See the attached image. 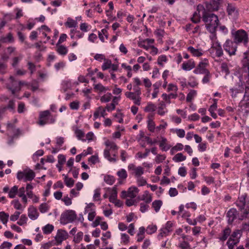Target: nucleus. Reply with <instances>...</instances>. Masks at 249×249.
<instances>
[{
    "mask_svg": "<svg viewBox=\"0 0 249 249\" xmlns=\"http://www.w3.org/2000/svg\"><path fill=\"white\" fill-rule=\"evenodd\" d=\"M202 18L205 23L207 31L211 33H213L216 31L219 22L218 18L216 15L204 11Z\"/></svg>",
    "mask_w": 249,
    "mask_h": 249,
    "instance_id": "nucleus-1",
    "label": "nucleus"
},
{
    "mask_svg": "<svg viewBox=\"0 0 249 249\" xmlns=\"http://www.w3.org/2000/svg\"><path fill=\"white\" fill-rule=\"evenodd\" d=\"M162 205V202L160 200H156L153 202L152 206V208L154 209L155 211L157 213L158 212L161 206Z\"/></svg>",
    "mask_w": 249,
    "mask_h": 249,
    "instance_id": "nucleus-32",
    "label": "nucleus"
},
{
    "mask_svg": "<svg viewBox=\"0 0 249 249\" xmlns=\"http://www.w3.org/2000/svg\"><path fill=\"white\" fill-rule=\"evenodd\" d=\"M242 63L244 71H246V69H248V68L249 67V51L244 53Z\"/></svg>",
    "mask_w": 249,
    "mask_h": 249,
    "instance_id": "nucleus-25",
    "label": "nucleus"
},
{
    "mask_svg": "<svg viewBox=\"0 0 249 249\" xmlns=\"http://www.w3.org/2000/svg\"><path fill=\"white\" fill-rule=\"evenodd\" d=\"M122 243L124 245H127L129 242V237L126 233L121 234Z\"/></svg>",
    "mask_w": 249,
    "mask_h": 249,
    "instance_id": "nucleus-57",
    "label": "nucleus"
},
{
    "mask_svg": "<svg viewBox=\"0 0 249 249\" xmlns=\"http://www.w3.org/2000/svg\"><path fill=\"white\" fill-rule=\"evenodd\" d=\"M187 50L195 56L199 57L203 54L201 49H196L192 46L189 47Z\"/></svg>",
    "mask_w": 249,
    "mask_h": 249,
    "instance_id": "nucleus-27",
    "label": "nucleus"
},
{
    "mask_svg": "<svg viewBox=\"0 0 249 249\" xmlns=\"http://www.w3.org/2000/svg\"><path fill=\"white\" fill-rule=\"evenodd\" d=\"M10 83L7 86V88L10 90L13 94H15L17 91L20 90V87L19 86L18 82L15 78L11 76L9 78Z\"/></svg>",
    "mask_w": 249,
    "mask_h": 249,
    "instance_id": "nucleus-9",
    "label": "nucleus"
},
{
    "mask_svg": "<svg viewBox=\"0 0 249 249\" xmlns=\"http://www.w3.org/2000/svg\"><path fill=\"white\" fill-rule=\"evenodd\" d=\"M246 195L238 197L236 205L239 209L238 220H243L249 218V208L246 206Z\"/></svg>",
    "mask_w": 249,
    "mask_h": 249,
    "instance_id": "nucleus-2",
    "label": "nucleus"
},
{
    "mask_svg": "<svg viewBox=\"0 0 249 249\" xmlns=\"http://www.w3.org/2000/svg\"><path fill=\"white\" fill-rule=\"evenodd\" d=\"M6 69L7 65L0 60V73L4 74L6 73Z\"/></svg>",
    "mask_w": 249,
    "mask_h": 249,
    "instance_id": "nucleus-64",
    "label": "nucleus"
},
{
    "mask_svg": "<svg viewBox=\"0 0 249 249\" xmlns=\"http://www.w3.org/2000/svg\"><path fill=\"white\" fill-rule=\"evenodd\" d=\"M100 114H101V115L103 117H105L107 115L106 113V109L103 108L102 107H99L97 108L96 110L93 114V117L95 119H97Z\"/></svg>",
    "mask_w": 249,
    "mask_h": 249,
    "instance_id": "nucleus-26",
    "label": "nucleus"
},
{
    "mask_svg": "<svg viewBox=\"0 0 249 249\" xmlns=\"http://www.w3.org/2000/svg\"><path fill=\"white\" fill-rule=\"evenodd\" d=\"M107 192L109 194V200L111 202H115L117 199V191L116 188H107Z\"/></svg>",
    "mask_w": 249,
    "mask_h": 249,
    "instance_id": "nucleus-21",
    "label": "nucleus"
},
{
    "mask_svg": "<svg viewBox=\"0 0 249 249\" xmlns=\"http://www.w3.org/2000/svg\"><path fill=\"white\" fill-rule=\"evenodd\" d=\"M195 67V63L192 60H189L182 64V69L184 71H190Z\"/></svg>",
    "mask_w": 249,
    "mask_h": 249,
    "instance_id": "nucleus-22",
    "label": "nucleus"
},
{
    "mask_svg": "<svg viewBox=\"0 0 249 249\" xmlns=\"http://www.w3.org/2000/svg\"><path fill=\"white\" fill-rule=\"evenodd\" d=\"M213 48L215 51L216 56L220 57L223 55V50L220 43L218 42H216L213 44Z\"/></svg>",
    "mask_w": 249,
    "mask_h": 249,
    "instance_id": "nucleus-24",
    "label": "nucleus"
},
{
    "mask_svg": "<svg viewBox=\"0 0 249 249\" xmlns=\"http://www.w3.org/2000/svg\"><path fill=\"white\" fill-rule=\"evenodd\" d=\"M137 199L138 201H143L144 203L149 204L152 201V198L148 192L145 191L142 195L139 196L137 197Z\"/></svg>",
    "mask_w": 249,
    "mask_h": 249,
    "instance_id": "nucleus-19",
    "label": "nucleus"
},
{
    "mask_svg": "<svg viewBox=\"0 0 249 249\" xmlns=\"http://www.w3.org/2000/svg\"><path fill=\"white\" fill-rule=\"evenodd\" d=\"M14 207L15 209L18 210L23 211V208L21 205V204L19 203L18 200H14L12 202Z\"/></svg>",
    "mask_w": 249,
    "mask_h": 249,
    "instance_id": "nucleus-59",
    "label": "nucleus"
},
{
    "mask_svg": "<svg viewBox=\"0 0 249 249\" xmlns=\"http://www.w3.org/2000/svg\"><path fill=\"white\" fill-rule=\"evenodd\" d=\"M76 217L77 215L74 211L71 210H66L61 215L60 223L63 225L71 223L76 219Z\"/></svg>",
    "mask_w": 249,
    "mask_h": 249,
    "instance_id": "nucleus-4",
    "label": "nucleus"
},
{
    "mask_svg": "<svg viewBox=\"0 0 249 249\" xmlns=\"http://www.w3.org/2000/svg\"><path fill=\"white\" fill-rule=\"evenodd\" d=\"M231 233V230L229 227H226L223 229L221 232L218 234V239L222 242L225 241Z\"/></svg>",
    "mask_w": 249,
    "mask_h": 249,
    "instance_id": "nucleus-17",
    "label": "nucleus"
},
{
    "mask_svg": "<svg viewBox=\"0 0 249 249\" xmlns=\"http://www.w3.org/2000/svg\"><path fill=\"white\" fill-rule=\"evenodd\" d=\"M54 229V226L50 224H48L42 228L43 233L45 234L51 233Z\"/></svg>",
    "mask_w": 249,
    "mask_h": 249,
    "instance_id": "nucleus-36",
    "label": "nucleus"
},
{
    "mask_svg": "<svg viewBox=\"0 0 249 249\" xmlns=\"http://www.w3.org/2000/svg\"><path fill=\"white\" fill-rule=\"evenodd\" d=\"M35 177V172L31 169H25L22 171L18 172L17 178L18 180H23L24 182L31 181Z\"/></svg>",
    "mask_w": 249,
    "mask_h": 249,
    "instance_id": "nucleus-5",
    "label": "nucleus"
},
{
    "mask_svg": "<svg viewBox=\"0 0 249 249\" xmlns=\"http://www.w3.org/2000/svg\"><path fill=\"white\" fill-rule=\"evenodd\" d=\"M186 159V157L184 156L182 153H179L177 154L173 158V160L175 162H181L185 160Z\"/></svg>",
    "mask_w": 249,
    "mask_h": 249,
    "instance_id": "nucleus-37",
    "label": "nucleus"
},
{
    "mask_svg": "<svg viewBox=\"0 0 249 249\" xmlns=\"http://www.w3.org/2000/svg\"><path fill=\"white\" fill-rule=\"evenodd\" d=\"M56 51L57 53L61 55H64L68 53V50L67 48L63 45L56 44Z\"/></svg>",
    "mask_w": 249,
    "mask_h": 249,
    "instance_id": "nucleus-35",
    "label": "nucleus"
},
{
    "mask_svg": "<svg viewBox=\"0 0 249 249\" xmlns=\"http://www.w3.org/2000/svg\"><path fill=\"white\" fill-rule=\"evenodd\" d=\"M65 24L69 28H72L75 27L77 25V22L72 18H69Z\"/></svg>",
    "mask_w": 249,
    "mask_h": 249,
    "instance_id": "nucleus-43",
    "label": "nucleus"
},
{
    "mask_svg": "<svg viewBox=\"0 0 249 249\" xmlns=\"http://www.w3.org/2000/svg\"><path fill=\"white\" fill-rule=\"evenodd\" d=\"M242 234V231L239 230H235L230 235V237L229 238H231V239L237 240L239 241L240 237Z\"/></svg>",
    "mask_w": 249,
    "mask_h": 249,
    "instance_id": "nucleus-30",
    "label": "nucleus"
},
{
    "mask_svg": "<svg viewBox=\"0 0 249 249\" xmlns=\"http://www.w3.org/2000/svg\"><path fill=\"white\" fill-rule=\"evenodd\" d=\"M3 107L5 108V111L7 109L9 110L10 111L13 112H15V101L13 100H11L9 101L8 104L7 106Z\"/></svg>",
    "mask_w": 249,
    "mask_h": 249,
    "instance_id": "nucleus-38",
    "label": "nucleus"
},
{
    "mask_svg": "<svg viewBox=\"0 0 249 249\" xmlns=\"http://www.w3.org/2000/svg\"><path fill=\"white\" fill-rule=\"evenodd\" d=\"M32 188H25L26 197L28 196L29 198L32 199L34 203H36L38 201L39 198L36 196L34 195L31 190Z\"/></svg>",
    "mask_w": 249,
    "mask_h": 249,
    "instance_id": "nucleus-23",
    "label": "nucleus"
},
{
    "mask_svg": "<svg viewBox=\"0 0 249 249\" xmlns=\"http://www.w3.org/2000/svg\"><path fill=\"white\" fill-rule=\"evenodd\" d=\"M68 237V233L66 231L62 229L58 230L55 236V239L57 243L56 245L61 244L62 241L66 240Z\"/></svg>",
    "mask_w": 249,
    "mask_h": 249,
    "instance_id": "nucleus-11",
    "label": "nucleus"
},
{
    "mask_svg": "<svg viewBox=\"0 0 249 249\" xmlns=\"http://www.w3.org/2000/svg\"><path fill=\"white\" fill-rule=\"evenodd\" d=\"M207 63L204 62H200L196 69L194 70V72L195 74H204L209 71L206 69Z\"/></svg>",
    "mask_w": 249,
    "mask_h": 249,
    "instance_id": "nucleus-18",
    "label": "nucleus"
},
{
    "mask_svg": "<svg viewBox=\"0 0 249 249\" xmlns=\"http://www.w3.org/2000/svg\"><path fill=\"white\" fill-rule=\"evenodd\" d=\"M8 195L10 198H14L16 195H18L22 198L23 202L26 203L27 202V199L25 195V188H19V189H18V188H11L9 191Z\"/></svg>",
    "mask_w": 249,
    "mask_h": 249,
    "instance_id": "nucleus-6",
    "label": "nucleus"
},
{
    "mask_svg": "<svg viewBox=\"0 0 249 249\" xmlns=\"http://www.w3.org/2000/svg\"><path fill=\"white\" fill-rule=\"evenodd\" d=\"M239 242V241L237 240L231 239V238H229L226 245H227L229 249H234V246H236Z\"/></svg>",
    "mask_w": 249,
    "mask_h": 249,
    "instance_id": "nucleus-31",
    "label": "nucleus"
},
{
    "mask_svg": "<svg viewBox=\"0 0 249 249\" xmlns=\"http://www.w3.org/2000/svg\"><path fill=\"white\" fill-rule=\"evenodd\" d=\"M224 50L227 52L230 55L235 54L236 51V47L233 46V43L230 40H227L223 45Z\"/></svg>",
    "mask_w": 249,
    "mask_h": 249,
    "instance_id": "nucleus-13",
    "label": "nucleus"
},
{
    "mask_svg": "<svg viewBox=\"0 0 249 249\" xmlns=\"http://www.w3.org/2000/svg\"><path fill=\"white\" fill-rule=\"evenodd\" d=\"M133 173L138 178L141 177V175L143 174V169L141 166L137 167L133 172Z\"/></svg>",
    "mask_w": 249,
    "mask_h": 249,
    "instance_id": "nucleus-54",
    "label": "nucleus"
},
{
    "mask_svg": "<svg viewBox=\"0 0 249 249\" xmlns=\"http://www.w3.org/2000/svg\"><path fill=\"white\" fill-rule=\"evenodd\" d=\"M50 116V112L49 110H45L40 113L38 124L43 126L48 123L49 118Z\"/></svg>",
    "mask_w": 249,
    "mask_h": 249,
    "instance_id": "nucleus-12",
    "label": "nucleus"
},
{
    "mask_svg": "<svg viewBox=\"0 0 249 249\" xmlns=\"http://www.w3.org/2000/svg\"><path fill=\"white\" fill-rule=\"evenodd\" d=\"M100 189H96L94 191V194L93 195V200L96 201H99L100 200Z\"/></svg>",
    "mask_w": 249,
    "mask_h": 249,
    "instance_id": "nucleus-58",
    "label": "nucleus"
},
{
    "mask_svg": "<svg viewBox=\"0 0 249 249\" xmlns=\"http://www.w3.org/2000/svg\"><path fill=\"white\" fill-rule=\"evenodd\" d=\"M20 213L21 212L19 211H16L13 214L11 215L10 217V220L12 221H15L17 220L18 219Z\"/></svg>",
    "mask_w": 249,
    "mask_h": 249,
    "instance_id": "nucleus-62",
    "label": "nucleus"
},
{
    "mask_svg": "<svg viewBox=\"0 0 249 249\" xmlns=\"http://www.w3.org/2000/svg\"><path fill=\"white\" fill-rule=\"evenodd\" d=\"M75 134L78 139L81 140L83 141H86V140L83 139L85 135L83 131L80 129H76L75 131Z\"/></svg>",
    "mask_w": 249,
    "mask_h": 249,
    "instance_id": "nucleus-50",
    "label": "nucleus"
},
{
    "mask_svg": "<svg viewBox=\"0 0 249 249\" xmlns=\"http://www.w3.org/2000/svg\"><path fill=\"white\" fill-rule=\"evenodd\" d=\"M147 124V127L148 130L152 132H154V130L155 129H156V127H155V125L154 121L151 120H148Z\"/></svg>",
    "mask_w": 249,
    "mask_h": 249,
    "instance_id": "nucleus-55",
    "label": "nucleus"
},
{
    "mask_svg": "<svg viewBox=\"0 0 249 249\" xmlns=\"http://www.w3.org/2000/svg\"><path fill=\"white\" fill-rule=\"evenodd\" d=\"M104 180L105 182L109 185H112L115 180L114 177L111 176H105Z\"/></svg>",
    "mask_w": 249,
    "mask_h": 249,
    "instance_id": "nucleus-56",
    "label": "nucleus"
},
{
    "mask_svg": "<svg viewBox=\"0 0 249 249\" xmlns=\"http://www.w3.org/2000/svg\"><path fill=\"white\" fill-rule=\"evenodd\" d=\"M14 40L12 34L10 33H8L6 36L1 37L0 38V42L2 43L13 42Z\"/></svg>",
    "mask_w": 249,
    "mask_h": 249,
    "instance_id": "nucleus-34",
    "label": "nucleus"
},
{
    "mask_svg": "<svg viewBox=\"0 0 249 249\" xmlns=\"http://www.w3.org/2000/svg\"><path fill=\"white\" fill-rule=\"evenodd\" d=\"M173 226V223L171 221H168L166 222L165 226L160 230V232L158 235V237L160 238V237L167 236L169 233L172 231Z\"/></svg>",
    "mask_w": 249,
    "mask_h": 249,
    "instance_id": "nucleus-8",
    "label": "nucleus"
},
{
    "mask_svg": "<svg viewBox=\"0 0 249 249\" xmlns=\"http://www.w3.org/2000/svg\"><path fill=\"white\" fill-rule=\"evenodd\" d=\"M167 140L165 138H162V140L160 142V147L161 148V150L164 151H166L170 147L169 146H167L166 144Z\"/></svg>",
    "mask_w": 249,
    "mask_h": 249,
    "instance_id": "nucleus-39",
    "label": "nucleus"
},
{
    "mask_svg": "<svg viewBox=\"0 0 249 249\" xmlns=\"http://www.w3.org/2000/svg\"><path fill=\"white\" fill-rule=\"evenodd\" d=\"M197 91L194 89H191L188 93L186 97V102L188 103L192 102L194 98L196 96Z\"/></svg>",
    "mask_w": 249,
    "mask_h": 249,
    "instance_id": "nucleus-29",
    "label": "nucleus"
},
{
    "mask_svg": "<svg viewBox=\"0 0 249 249\" xmlns=\"http://www.w3.org/2000/svg\"><path fill=\"white\" fill-rule=\"evenodd\" d=\"M227 12L229 16L234 18L237 16L238 11L237 6L234 3H228L227 6Z\"/></svg>",
    "mask_w": 249,
    "mask_h": 249,
    "instance_id": "nucleus-16",
    "label": "nucleus"
},
{
    "mask_svg": "<svg viewBox=\"0 0 249 249\" xmlns=\"http://www.w3.org/2000/svg\"><path fill=\"white\" fill-rule=\"evenodd\" d=\"M157 230V227L156 225H149L146 230V232L148 234H152L155 232Z\"/></svg>",
    "mask_w": 249,
    "mask_h": 249,
    "instance_id": "nucleus-45",
    "label": "nucleus"
},
{
    "mask_svg": "<svg viewBox=\"0 0 249 249\" xmlns=\"http://www.w3.org/2000/svg\"><path fill=\"white\" fill-rule=\"evenodd\" d=\"M83 233L82 231L78 232L74 237L73 241L75 243H79L82 240Z\"/></svg>",
    "mask_w": 249,
    "mask_h": 249,
    "instance_id": "nucleus-48",
    "label": "nucleus"
},
{
    "mask_svg": "<svg viewBox=\"0 0 249 249\" xmlns=\"http://www.w3.org/2000/svg\"><path fill=\"white\" fill-rule=\"evenodd\" d=\"M222 3V0H210L209 3L206 5V8L209 10L217 11Z\"/></svg>",
    "mask_w": 249,
    "mask_h": 249,
    "instance_id": "nucleus-15",
    "label": "nucleus"
},
{
    "mask_svg": "<svg viewBox=\"0 0 249 249\" xmlns=\"http://www.w3.org/2000/svg\"><path fill=\"white\" fill-rule=\"evenodd\" d=\"M156 106L153 103L149 102L144 108V110L145 112L154 111L156 110Z\"/></svg>",
    "mask_w": 249,
    "mask_h": 249,
    "instance_id": "nucleus-46",
    "label": "nucleus"
},
{
    "mask_svg": "<svg viewBox=\"0 0 249 249\" xmlns=\"http://www.w3.org/2000/svg\"><path fill=\"white\" fill-rule=\"evenodd\" d=\"M88 220L90 221L93 220L96 215V212L95 210H91V211L88 212Z\"/></svg>",
    "mask_w": 249,
    "mask_h": 249,
    "instance_id": "nucleus-63",
    "label": "nucleus"
},
{
    "mask_svg": "<svg viewBox=\"0 0 249 249\" xmlns=\"http://www.w3.org/2000/svg\"><path fill=\"white\" fill-rule=\"evenodd\" d=\"M139 191L138 188H128L127 191H122L121 197L124 198L127 197L133 198L138 195Z\"/></svg>",
    "mask_w": 249,
    "mask_h": 249,
    "instance_id": "nucleus-10",
    "label": "nucleus"
},
{
    "mask_svg": "<svg viewBox=\"0 0 249 249\" xmlns=\"http://www.w3.org/2000/svg\"><path fill=\"white\" fill-rule=\"evenodd\" d=\"M94 89L99 92H104L109 89L108 88L103 86L101 84L94 85Z\"/></svg>",
    "mask_w": 249,
    "mask_h": 249,
    "instance_id": "nucleus-41",
    "label": "nucleus"
},
{
    "mask_svg": "<svg viewBox=\"0 0 249 249\" xmlns=\"http://www.w3.org/2000/svg\"><path fill=\"white\" fill-rule=\"evenodd\" d=\"M165 107V105L163 102L160 103V106L158 107V113L160 115H163L165 113L163 109Z\"/></svg>",
    "mask_w": 249,
    "mask_h": 249,
    "instance_id": "nucleus-61",
    "label": "nucleus"
},
{
    "mask_svg": "<svg viewBox=\"0 0 249 249\" xmlns=\"http://www.w3.org/2000/svg\"><path fill=\"white\" fill-rule=\"evenodd\" d=\"M82 188H74L70 191V197L73 198L77 196L79 194V191Z\"/></svg>",
    "mask_w": 249,
    "mask_h": 249,
    "instance_id": "nucleus-44",
    "label": "nucleus"
},
{
    "mask_svg": "<svg viewBox=\"0 0 249 249\" xmlns=\"http://www.w3.org/2000/svg\"><path fill=\"white\" fill-rule=\"evenodd\" d=\"M112 95L110 93H107L100 98V101L102 103H107L110 101Z\"/></svg>",
    "mask_w": 249,
    "mask_h": 249,
    "instance_id": "nucleus-47",
    "label": "nucleus"
},
{
    "mask_svg": "<svg viewBox=\"0 0 249 249\" xmlns=\"http://www.w3.org/2000/svg\"><path fill=\"white\" fill-rule=\"evenodd\" d=\"M9 218V214L4 212H0V220L3 224H6Z\"/></svg>",
    "mask_w": 249,
    "mask_h": 249,
    "instance_id": "nucleus-42",
    "label": "nucleus"
},
{
    "mask_svg": "<svg viewBox=\"0 0 249 249\" xmlns=\"http://www.w3.org/2000/svg\"><path fill=\"white\" fill-rule=\"evenodd\" d=\"M27 219L28 218L25 214H22L17 224L20 226H22L26 224Z\"/></svg>",
    "mask_w": 249,
    "mask_h": 249,
    "instance_id": "nucleus-51",
    "label": "nucleus"
},
{
    "mask_svg": "<svg viewBox=\"0 0 249 249\" xmlns=\"http://www.w3.org/2000/svg\"><path fill=\"white\" fill-rule=\"evenodd\" d=\"M231 65L230 64H228L226 62H223L221 64L220 68L221 71L222 72H224L226 75H228L230 74V67Z\"/></svg>",
    "mask_w": 249,
    "mask_h": 249,
    "instance_id": "nucleus-28",
    "label": "nucleus"
},
{
    "mask_svg": "<svg viewBox=\"0 0 249 249\" xmlns=\"http://www.w3.org/2000/svg\"><path fill=\"white\" fill-rule=\"evenodd\" d=\"M10 131L13 133L12 140L18 138L21 134L20 129L17 128L16 127Z\"/></svg>",
    "mask_w": 249,
    "mask_h": 249,
    "instance_id": "nucleus-52",
    "label": "nucleus"
},
{
    "mask_svg": "<svg viewBox=\"0 0 249 249\" xmlns=\"http://www.w3.org/2000/svg\"><path fill=\"white\" fill-rule=\"evenodd\" d=\"M204 74H205V75L202 79V83L203 84L208 83L210 82V80L211 77V74L210 71L207 72L206 73H205Z\"/></svg>",
    "mask_w": 249,
    "mask_h": 249,
    "instance_id": "nucleus-60",
    "label": "nucleus"
},
{
    "mask_svg": "<svg viewBox=\"0 0 249 249\" xmlns=\"http://www.w3.org/2000/svg\"><path fill=\"white\" fill-rule=\"evenodd\" d=\"M49 207L46 203H42L39 207L40 212L42 213H45L48 211Z\"/></svg>",
    "mask_w": 249,
    "mask_h": 249,
    "instance_id": "nucleus-53",
    "label": "nucleus"
},
{
    "mask_svg": "<svg viewBox=\"0 0 249 249\" xmlns=\"http://www.w3.org/2000/svg\"><path fill=\"white\" fill-rule=\"evenodd\" d=\"M111 61L110 60L104 59V63L102 66V69L103 71H105L111 67Z\"/></svg>",
    "mask_w": 249,
    "mask_h": 249,
    "instance_id": "nucleus-49",
    "label": "nucleus"
},
{
    "mask_svg": "<svg viewBox=\"0 0 249 249\" xmlns=\"http://www.w3.org/2000/svg\"><path fill=\"white\" fill-rule=\"evenodd\" d=\"M117 175L119 177V178L121 179V180H119V184L120 185L122 184H123V180L125 179L127 176V174L126 171L124 169H122L117 172Z\"/></svg>",
    "mask_w": 249,
    "mask_h": 249,
    "instance_id": "nucleus-33",
    "label": "nucleus"
},
{
    "mask_svg": "<svg viewBox=\"0 0 249 249\" xmlns=\"http://www.w3.org/2000/svg\"><path fill=\"white\" fill-rule=\"evenodd\" d=\"M105 145L108 148H106L104 151V157L107 159L108 161L111 162H115L117 161V159L115 158H111L110 157V151H117L118 147L115 144V142L107 141L105 142Z\"/></svg>",
    "mask_w": 249,
    "mask_h": 249,
    "instance_id": "nucleus-3",
    "label": "nucleus"
},
{
    "mask_svg": "<svg viewBox=\"0 0 249 249\" xmlns=\"http://www.w3.org/2000/svg\"><path fill=\"white\" fill-rule=\"evenodd\" d=\"M28 215L31 219L34 220L37 218L39 213L37 209L35 207L32 206L28 208Z\"/></svg>",
    "mask_w": 249,
    "mask_h": 249,
    "instance_id": "nucleus-20",
    "label": "nucleus"
},
{
    "mask_svg": "<svg viewBox=\"0 0 249 249\" xmlns=\"http://www.w3.org/2000/svg\"><path fill=\"white\" fill-rule=\"evenodd\" d=\"M238 214L239 212L236 209L231 208L230 209L227 213V216L228 218V223L231 224L235 219H238Z\"/></svg>",
    "mask_w": 249,
    "mask_h": 249,
    "instance_id": "nucleus-14",
    "label": "nucleus"
},
{
    "mask_svg": "<svg viewBox=\"0 0 249 249\" xmlns=\"http://www.w3.org/2000/svg\"><path fill=\"white\" fill-rule=\"evenodd\" d=\"M191 20L195 23H197L200 22V15L199 14V11L198 10L193 14Z\"/></svg>",
    "mask_w": 249,
    "mask_h": 249,
    "instance_id": "nucleus-40",
    "label": "nucleus"
},
{
    "mask_svg": "<svg viewBox=\"0 0 249 249\" xmlns=\"http://www.w3.org/2000/svg\"><path fill=\"white\" fill-rule=\"evenodd\" d=\"M234 39L236 43L243 42L244 44H246L248 42L247 34L244 30H238L234 34Z\"/></svg>",
    "mask_w": 249,
    "mask_h": 249,
    "instance_id": "nucleus-7",
    "label": "nucleus"
}]
</instances>
